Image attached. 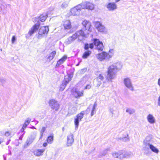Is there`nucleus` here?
<instances>
[{
    "instance_id": "1",
    "label": "nucleus",
    "mask_w": 160,
    "mask_h": 160,
    "mask_svg": "<svg viewBox=\"0 0 160 160\" xmlns=\"http://www.w3.org/2000/svg\"><path fill=\"white\" fill-rule=\"evenodd\" d=\"M122 64L120 62H117L110 66L107 71V78L109 81L112 80L115 78L116 74L122 68Z\"/></svg>"
},
{
    "instance_id": "2",
    "label": "nucleus",
    "mask_w": 160,
    "mask_h": 160,
    "mask_svg": "<svg viewBox=\"0 0 160 160\" xmlns=\"http://www.w3.org/2000/svg\"><path fill=\"white\" fill-rule=\"evenodd\" d=\"M48 17L46 13H44L41 15L39 17H35L32 18V20L34 22L37 23L34 25L28 32V34L30 36H32L36 31H38L40 26V21L43 22L45 21Z\"/></svg>"
},
{
    "instance_id": "3",
    "label": "nucleus",
    "mask_w": 160,
    "mask_h": 160,
    "mask_svg": "<svg viewBox=\"0 0 160 160\" xmlns=\"http://www.w3.org/2000/svg\"><path fill=\"white\" fill-rule=\"evenodd\" d=\"M92 41L93 42L92 43L89 44L86 43L85 44L84 48L85 50H89V48L92 49L94 48V46L95 45V49L98 50V51H102L104 46L102 42L100 41L99 39L96 38H93Z\"/></svg>"
},
{
    "instance_id": "4",
    "label": "nucleus",
    "mask_w": 160,
    "mask_h": 160,
    "mask_svg": "<svg viewBox=\"0 0 160 160\" xmlns=\"http://www.w3.org/2000/svg\"><path fill=\"white\" fill-rule=\"evenodd\" d=\"M143 143L144 145L143 148L145 150H148L149 148L152 152L154 153H158L159 151L158 149L153 145L150 144L149 141H147L146 139L144 140Z\"/></svg>"
},
{
    "instance_id": "5",
    "label": "nucleus",
    "mask_w": 160,
    "mask_h": 160,
    "mask_svg": "<svg viewBox=\"0 0 160 160\" xmlns=\"http://www.w3.org/2000/svg\"><path fill=\"white\" fill-rule=\"evenodd\" d=\"M73 77V74L72 73L68 74L67 75L65 76L64 79L60 85V90L62 91L64 89L67 84L72 80Z\"/></svg>"
},
{
    "instance_id": "6",
    "label": "nucleus",
    "mask_w": 160,
    "mask_h": 160,
    "mask_svg": "<svg viewBox=\"0 0 160 160\" xmlns=\"http://www.w3.org/2000/svg\"><path fill=\"white\" fill-rule=\"evenodd\" d=\"M48 103L49 106L52 109L56 111L58 110L60 105L57 100L54 99H51L49 101Z\"/></svg>"
},
{
    "instance_id": "7",
    "label": "nucleus",
    "mask_w": 160,
    "mask_h": 160,
    "mask_svg": "<svg viewBox=\"0 0 160 160\" xmlns=\"http://www.w3.org/2000/svg\"><path fill=\"white\" fill-rule=\"evenodd\" d=\"M96 56L97 59L101 61L104 60L108 61L109 60V58L108 57V53L105 52L99 53L96 54Z\"/></svg>"
},
{
    "instance_id": "8",
    "label": "nucleus",
    "mask_w": 160,
    "mask_h": 160,
    "mask_svg": "<svg viewBox=\"0 0 160 160\" xmlns=\"http://www.w3.org/2000/svg\"><path fill=\"white\" fill-rule=\"evenodd\" d=\"M82 9L92 10L94 9V5L88 2H83L80 4Z\"/></svg>"
},
{
    "instance_id": "9",
    "label": "nucleus",
    "mask_w": 160,
    "mask_h": 160,
    "mask_svg": "<svg viewBox=\"0 0 160 160\" xmlns=\"http://www.w3.org/2000/svg\"><path fill=\"white\" fill-rule=\"evenodd\" d=\"M85 113L84 111L81 112L80 113L78 114L76 116V118H74V124L75 126V128H78L79 125V122L83 117Z\"/></svg>"
},
{
    "instance_id": "10",
    "label": "nucleus",
    "mask_w": 160,
    "mask_h": 160,
    "mask_svg": "<svg viewBox=\"0 0 160 160\" xmlns=\"http://www.w3.org/2000/svg\"><path fill=\"white\" fill-rule=\"evenodd\" d=\"M49 28L48 26L42 27L39 30L38 38H40V37L43 36L46 34H48L49 31Z\"/></svg>"
},
{
    "instance_id": "11",
    "label": "nucleus",
    "mask_w": 160,
    "mask_h": 160,
    "mask_svg": "<svg viewBox=\"0 0 160 160\" xmlns=\"http://www.w3.org/2000/svg\"><path fill=\"white\" fill-rule=\"evenodd\" d=\"M80 4L75 6L70 10V12L73 16L79 15L80 12L82 9Z\"/></svg>"
},
{
    "instance_id": "12",
    "label": "nucleus",
    "mask_w": 160,
    "mask_h": 160,
    "mask_svg": "<svg viewBox=\"0 0 160 160\" xmlns=\"http://www.w3.org/2000/svg\"><path fill=\"white\" fill-rule=\"evenodd\" d=\"M123 82L125 86L128 89L132 91L134 90V88L130 78H125L123 80Z\"/></svg>"
},
{
    "instance_id": "13",
    "label": "nucleus",
    "mask_w": 160,
    "mask_h": 160,
    "mask_svg": "<svg viewBox=\"0 0 160 160\" xmlns=\"http://www.w3.org/2000/svg\"><path fill=\"white\" fill-rule=\"evenodd\" d=\"M81 36L83 37H86V35L82 30L77 31L75 34H73L72 36H71L72 37V39L74 40L76 39L78 37Z\"/></svg>"
},
{
    "instance_id": "14",
    "label": "nucleus",
    "mask_w": 160,
    "mask_h": 160,
    "mask_svg": "<svg viewBox=\"0 0 160 160\" xmlns=\"http://www.w3.org/2000/svg\"><path fill=\"white\" fill-rule=\"evenodd\" d=\"M106 6L107 8L110 11H113L117 8V5L114 2H109Z\"/></svg>"
},
{
    "instance_id": "15",
    "label": "nucleus",
    "mask_w": 160,
    "mask_h": 160,
    "mask_svg": "<svg viewBox=\"0 0 160 160\" xmlns=\"http://www.w3.org/2000/svg\"><path fill=\"white\" fill-rule=\"evenodd\" d=\"M82 24L83 26V29L84 30H87L88 31H91V23H90L86 20L83 21Z\"/></svg>"
},
{
    "instance_id": "16",
    "label": "nucleus",
    "mask_w": 160,
    "mask_h": 160,
    "mask_svg": "<svg viewBox=\"0 0 160 160\" xmlns=\"http://www.w3.org/2000/svg\"><path fill=\"white\" fill-rule=\"evenodd\" d=\"M122 153L121 159H122L123 158H129L132 157L133 154L130 152H127L124 150H121Z\"/></svg>"
},
{
    "instance_id": "17",
    "label": "nucleus",
    "mask_w": 160,
    "mask_h": 160,
    "mask_svg": "<svg viewBox=\"0 0 160 160\" xmlns=\"http://www.w3.org/2000/svg\"><path fill=\"white\" fill-rule=\"evenodd\" d=\"M67 145L68 146H71L74 142L73 135L71 133L70 135L67 136Z\"/></svg>"
},
{
    "instance_id": "18",
    "label": "nucleus",
    "mask_w": 160,
    "mask_h": 160,
    "mask_svg": "<svg viewBox=\"0 0 160 160\" xmlns=\"http://www.w3.org/2000/svg\"><path fill=\"white\" fill-rule=\"evenodd\" d=\"M67 57L66 55L64 56L62 58L59 59L57 62L56 65L55 66V68H58L59 67L60 65L62 64L66 60Z\"/></svg>"
},
{
    "instance_id": "19",
    "label": "nucleus",
    "mask_w": 160,
    "mask_h": 160,
    "mask_svg": "<svg viewBox=\"0 0 160 160\" xmlns=\"http://www.w3.org/2000/svg\"><path fill=\"white\" fill-rule=\"evenodd\" d=\"M56 53V52L55 51H53L50 53L48 55L46 56V58L50 61L53 59Z\"/></svg>"
},
{
    "instance_id": "20",
    "label": "nucleus",
    "mask_w": 160,
    "mask_h": 160,
    "mask_svg": "<svg viewBox=\"0 0 160 160\" xmlns=\"http://www.w3.org/2000/svg\"><path fill=\"white\" fill-rule=\"evenodd\" d=\"M44 151V149H37L35 150L33 152L34 154L37 156H39L43 154V153Z\"/></svg>"
},
{
    "instance_id": "21",
    "label": "nucleus",
    "mask_w": 160,
    "mask_h": 160,
    "mask_svg": "<svg viewBox=\"0 0 160 160\" xmlns=\"http://www.w3.org/2000/svg\"><path fill=\"white\" fill-rule=\"evenodd\" d=\"M63 26L66 29H69L71 28V22L69 20L65 21L64 22Z\"/></svg>"
},
{
    "instance_id": "22",
    "label": "nucleus",
    "mask_w": 160,
    "mask_h": 160,
    "mask_svg": "<svg viewBox=\"0 0 160 160\" xmlns=\"http://www.w3.org/2000/svg\"><path fill=\"white\" fill-rule=\"evenodd\" d=\"M148 121L151 123H153L155 122L154 117L151 114H149L147 117Z\"/></svg>"
},
{
    "instance_id": "23",
    "label": "nucleus",
    "mask_w": 160,
    "mask_h": 160,
    "mask_svg": "<svg viewBox=\"0 0 160 160\" xmlns=\"http://www.w3.org/2000/svg\"><path fill=\"white\" fill-rule=\"evenodd\" d=\"M83 91H82V92H80L79 91H75L73 93V94L75 97L76 98H78L81 96H83Z\"/></svg>"
},
{
    "instance_id": "24",
    "label": "nucleus",
    "mask_w": 160,
    "mask_h": 160,
    "mask_svg": "<svg viewBox=\"0 0 160 160\" xmlns=\"http://www.w3.org/2000/svg\"><path fill=\"white\" fill-rule=\"evenodd\" d=\"M121 150L119 151L118 152H115L112 154V156L115 158H119L120 159H121Z\"/></svg>"
},
{
    "instance_id": "25",
    "label": "nucleus",
    "mask_w": 160,
    "mask_h": 160,
    "mask_svg": "<svg viewBox=\"0 0 160 160\" xmlns=\"http://www.w3.org/2000/svg\"><path fill=\"white\" fill-rule=\"evenodd\" d=\"M86 50V51L84 52L82 56V58L84 59L87 58L91 55L92 52L89 50Z\"/></svg>"
},
{
    "instance_id": "26",
    "label": "nucleus",
    "mask_w": 160,
    "mask_h": 160,
    "mask_svg": "<svg viewBox=\"0 0 160 160\" xmlns=\"http://www.w3.org/2000/svg\"><path fill=\"white\" fill-rule=\"evenodd\" d=\"M128 134H126V135H125L123 137H120L118 138V139L120 140H121L125 142H127L129 141V138L128 137Z\"/></svg>"
},
{
    "instance_id": "27",
    "label": "nucleus",
    "mask_w": 160,
    "mask_h": 160,
    "mask_svg": "<svg viewBox=\"0 0 160 160\" xmlns=\"http://www.w3.org/2000/svg\"><path fill=\"white\" fill-rule=\"evenodd\" d=\"M126 112L131 115L135 112V110L133 108H128L126 110Z\"/></svg>"
},
{
    "instance_id": "28",
    "label": "nucleus",
    "mask_w": 160,
    "mask_h": 160,
    "mask_svg": "<svg viewBox=\"0 0 160 160\" xmlns=\"http://www.w3.org/2000/svg\"><path fill=\"white\" fill-rule=\"evenodd\" d=\"M31 121V119L29 118H28V119L26 120L24 123L22 127L26 128L27 126L29 124Z\"/></svg>"
},
{
    "instance_id": "29",
    "label": "nucleus",
    "mask_w": 160,
    "mask_h": 160,
    "mask_svg": "<svg viewBox=\"0 0 160 160\" xmlns=\"http://www.w3.org/2000/svg\"><path fill=\"white\" fill-rule=\"evenodd\" d=\"M114 50L113 49H111L109 51V53H108V57L109 59L111 58L114 55Z\"/></svg>"
},
{
    "instance_id": "30",
    "label": "nucleus",
    "mask_w": 160,
    "mask_h": 160,
    "mask_svg": "<svg viewBox=\"0 0 160 160\" xmlns=\"http://www.w3.org/2000/svg\"><path fill=\"white\" fill-rule=\"evenodd\" d=\"M33 141L30 138L28 137L26 141L25 144H26L27 146H28L31 144Z\"/></svg>"
},
{
    "instance_id": "31",
    "label": "nucleus",
    "mask_w": 160,
    "mask_h": 160,
    "mask_svg": "<svg viewBox=\"0 0 160 160\" xmlns=\"http://www.w3.org/2000/svg\"><path fill=\"white\" fill-rule=\"evenodd\" d=\"M109 150V148L106 149L103 151L101 152L99 155L100 157H102L105 156L107 153L108 152Z\"/></svg>"
},
{
    "instance_id": "32",
    "label": "nucleus",
    "mask_w": 160,
    "mask_h": 160,
    "mask_svg": "<svg viewBox=\"0 0 160 160\" xmlns=\"http://www.w3.org/2000/svg\"><path fill=\"white\" fill-rule=\"evenodd\" d=\"M98 31L100 32H103L105 30V27L102 24L99 28L97 29Z\"/></svg>"
},
{
    "instance_id": "33",
    "label": "nucleus",
    "mask_w": 160,
    "mask_h": 160,
    "mask_svg": "<svg viewBox=\"0 0 160 160\" xmlns=\"http://www.w3.org/2000/svg\"><path fill=\"white\" fill-rule=\"evenodd\" d=\"M74 40L72 38V37H70L68 38L66 41V43L67 44H70L72 42L74 41Z\"/></svg>"
},
{
    "instance_id": "34",
    "label": "nucleus",
    "mask_w": 160,
    "mask_h": 160,
    "mask_svg": "<svg viewBox=\"0 0 160 160\" xmlns=\"http://www.w3.org/2000/svg\"><path fill=\"white\" fill-rule=\"evenodd\" d=\"M95 27L98 29L102 24V23L98 21L95 22H94Z\"/></svg>"
},
{
    "instance_id": "35",
    "label": "nucleus",
    "mask_w": 160,
    "mask_h": 160,
    "mask_svg": "<svg viewBox=\"0 0 160 160\" xmlns=\"http://www.w3.org/2000/svg\"><path fill=\"white\" fill-rule=\"evenodd\" d=\"M68 3L67 2H63L62 3V4L61 6V7L63 9V8H65L66 7H67L68 6Z\"/></svg>"
},
{
    "instance_id": "36",
    "label": "nucleus",
    "mask_w": 160,
    "mask_h": 160,
    "mask_svg": "<svg viewBox=\"0 0 160 160\" xmlns=\"http://www.w3.org/2000/svg\"><path fill=\"white\" fill-rule=\"evenodd\" d=\"M47 141L48 143H51L53 141V137L52 136L48 137Z\"/></svg>"
},
{
    "instance_id": "37",
    "label": "nucleus",
    "mask_w": 160,
    "mask_h": 160,
    "mask_svg": "<svg viewBox=\"0 0 160 160\" xmlns=\"http://www.w3.org/2000/svg\"><path fill=\"white\" fill-rule=\"evenodd\" d=\"M36 136V133H33L31 134L30 136L28 137L32 139L33 141L35 139Z\"/></svg>"
},
{
    "instance_id": "38",
    "label": "nucleus",
    "mask_w": 160,
    "mask_h": 160,
    "mask_svg": "<svg viewBox=\"0 0 160 160\" xmlns=\"http://www.w3.org/2000/svg\"><path fill=\"white\" fill-rule=\"evenodd\" d=\"M46 130V128L45 127H42V129L40 131V135H41V137L40 138H41L44 132Z\"/></svg>"
},
{
    "instance_id": "39",
    "label": "nucleus",
    "mask_w": 160,
    "mask_h": 160,
    "mask_svg": "<svg viewBox=\"0 0 160 160\" xmlns=\"http://www.w3.org/2000/svg\"><path fill=\"white\" fill-rule=\"evenodd\" d=\"M104 79L103 76L101 74H99L97 78V80H102Z\"/></svg>"
},
{
    "instance_id": "40",
    "label": "nucleus",
    "mask_w": 160,
    "mask_h": 160,
    "mask_svg": "<svg viewBox=\"0 0 160 160\" xmlns=\"http://www.w3.org/2000/svg\"><path fill=\"white\" fill-rule=\"evenodd\" d=\"M95 109V108H92L91 113V116H93L96 113Z\"/></svg>"
},
{
    "instance_id": "41",
    "label": "nucleus",
    "mask_w": 160,
    "mask_h": 160,
    "mask_svg": "<svg viewBox=\"0 0 160 160\" xmlns=\"http://www.w3.org/2000/svg\"><path fill=\"white\" fill-rule=\"evenodd\" d=\"M16 36H13L12 37V40H11L12 43H14V42H15V41H16Z\"/></svg>"
},
{
    "instance_id": "42",
    "label": "nucleus",
    "mask_w": 160,
    "mask_h": 160,
    "mask_svg": "<svg viewBox=\"0 0 160 160\" xmlns=\"http://www.w3.org/2000/svg\"><path fill=\"white\" fill-rule=\"evenodd\" d=\"M87 69L86 68H84L82 69H81L80 71V73L81 74H83L86 71Z\"/></svg>"
},
{
    "instance_id": "43",
    "label": "nucleus",
    "mask_w": 160,
    "mask_h": 160,
    "mask_svg": "<svg viewBox=\"0 0 160 160\" xmlns=\"http://www.w3.org/2000/svg\"><path fill=\"white\" fill-rule=\"evenodd\" d=\"M102 81V80H97L98 83L97 84V87H99L100 86V85H101V84L102 83V82H101Z\"/></svg>"
},
{
    "instance_id": "44",
    "label": "nucleus",
    "mask_w": 160,
    "mask_h": 160,
    "mask_svg": "<svg viewBox=\"0 0 160 160\" xmlns=\"http://www.w3.org/2000/svg\"><path fill=\"white\" fill-rule=\"evenodd\" d=\"M5 82V80L2 78H0V84L3 85Z\"/></svg>"
},
{
    "instance_id": "45",
    "label": "nucleus",
    "mask_w": 160,
    "mask_h": 160,
    "mask_svg": "<svg viewBox=\"0 0 160 160\" xmlns=\"http://www.w3.org/2000/svg\"><path fill=\"white\" fill-rule=\"evenodd\" d=\"M91 87V86L90 84H88L85 87V88L86 89H90V88Z\"/></svg>"
},
{
    "instance_id": "46",
    "label": "nucleus",
    "mask_w": 160,
    "mask_h": 160,
    "mask_svg": "<svg viewBox=\"0 0 160 160\" xmlns=\"http://www.w3.org/2000/svg\"><path fill=\"white\" fill-rule=\"evenodd\" d=\"M25 129V128H24L23 127H22V128L21 129V132H23V133H25V131L24 130Z\"/></svg>"
},
{
    "instance_id": "47",
    "label": "nucleus",
    "mask_w": 160,
    "mask_h": 160,
    "mask_svg": "<svg viewBox=\"0 0 160 160\" xmlns=\"http://www.w3.org/2000/svg\"><path fill=\"white\" fill-rule=\"evenodd\" d=\"M110 112L112 114V117H113V110L112 109V108H110L109 109Z\"/></svg>"
},
{
    "instance_id": "48",
    "label": "nucleus",
    "mask_w": 160,
    "mask_h": 160,
    "mask_svg": "<svg viewBox=\"0 0 160 160\" xmlns=\"http://www.w3.org/2000/svg\"><path fill=\"white\" fill-rule=\"evenodd\" d=\"M15 142H16V146H18L19 144L20 143L18 141V139H16V140H15Z\"/></svg>"
},
{
    "instance_id": "49",
    "label": "nucleus",
    "mask_w": 160,
    "mask_h": 160,
    "mask_svg": "<svg viewBox=\"0 0 160 160\" xmlns=\"http://www.w3.org/2000/svg\"><path fill=\"white\" fill-rule=\"evenodd\" d=\"M10 134V133L8 132H5V135L7 137L9 136Z\"/></svg>"
},
{
    "instance_id": "50",
    "label": "nucleus",
    "mask_w": 160,
    "mask_h": 160,
    "mask_svg": "<svg viewBox=\"0 0 160 160\" xmlns=\"http://www.w3.org/2000/svg\"><path fill=\"white\" fill-rule=\"evenodd\" d=\"M97 104L96 103V102H95L94 103V104L93 106V107L92 108H95L96 109V107H97Z\"/></svg>"
},
{
    "instance_id": "51",
    "label": "nucleus",
    "mask_w": 160,
    "mask_h": 160,
    "mask_svg": "<svg viewBox=\"0 0 160 160\" xmlns=\"http://www.w3.org/2000/svg\"><path fill=\"white\" fill-rule=\"evenodd\" d=\"M158 105L160 106V96H159L158 99Z\"/></svg>"
},
{
    "instance_id": "52",
    "label": "nucleus",
    "mask_w": 160,
    "mask_h": 160,
    "mask_svg": "<svg viewBox=\"0 0 160 160\" xmlns=\"http://www.w3.org/2000/svg\"><path fill=\"white\" fill-rule=\"evenodd\" d=\"M47 145V143H44L43 144V146L44 147H46Z\"/></svg>"
},
{
    "instance_id": "53",
    "label": "nucleus",
    "mask_w": 160,
    "mask_h": 160,
    "mask_svg": "<svg viewBox=\"0 0 160 160\" xmlns=\"http://www.w3.org/2000/svg\"><path fill=\"white\" fill-rule=\"evenodd\" d=\"M121 0H115V3L116 2H119V1H120Z\"/></svg>"
},
{
    "instance_id": "54",
    "label": "nucleus",
    "mask_w": 160,
    "mask_h": 160,
    "mask_svg": "<svg viewBox=\"0 0 160 160\" xmlns=\"http://www.w3.org/2000/svg\"><path fill=\"white\" fill-rule=\"evenodd\" d=\"M19 140H22V137L21 136H20V137H19Z\"/></svg>"
},
{
    "instance_id": "55",
    "label": "nucleus",
    "mask_w": 160,
    "mask_h": 160,
    "mask_svg": "<svg viewBox=\"0 0 160 160\" xmlns=\"http://www.w3.org/2000/svg\"><path fill=\"white\" fill-rule=\"evenodd\" d=\"M25 133H23L21 135V136L22 137V138H23V136H24V135Z\"/></svg>"
},
{
    "instance_id": "56",
    "label": "nucleus",
    "mask_w": 160,
    "mask_h": 160,
    "mask_svg": "<svg viewBox=\"0 0 160 160\" xmlns=\"http://www.w3.org/2000/svg\"><path fill=\"white\" fill-rule=\"evenodd\" d=\"M62 130L63 132L64 130V127H63L62 128Z\"/></svg>"
},
{
    "instance_id": "57",
    "label": "nucleus",
    "mask_w": 160,
    "mask_h": 160,
    "mask_svg": "<svg viewBox=\"0 0 160 160\" xmlns=\"http://www.w3.org/2000/svg\"><path fill=\"white\" fill-rule=\"evenodd\" d=\"M9 143V142L8 141V142H6V145H8V144Z\"/></svg>"
},
{
    "instance_id": "58",
    "label": "nucleus",
    "mask_w": 160,
    "mask_h": 160,
    "mask_svg": "<svg viewBox=\"0 0 160 160\" xmlns=\"http://www.w3.org/2000/svg\"><path fill=\"white\" fill-rule=\"evenodd\" d=\"M3 157L4 159V160H6V158L5 157H4V155L3 156Z\"/></svg>"
},
{
    "instance_id": "59",
    "label": "nucleus",
    "mask_w": 160,
    "mask_h": 160,
    "mask_svg": "<svg viewBox=\"0 0 160 160\" xmlns=\"http://www.w3.org/2000/svg\"><path fill=\"white\" fill-rule=\"evenodd\" d=\"M32 128L36 129V128H35L34 127V126H33V127H32Z\"/></svg>"
},
{
    "instance_id": "60",
    "label": "nucleus",
    "mask_w": 160,
    "mask_h": 160,
    "mask_svg": "<svg viewBox=\"0 0 160 160\" xmlns=\"http://www.w3.org/2000/svg\"><path fill=\"white\" fill-rule=\"evenodd\" d=\"M2 142H1V141H0V144L2 143Z\"/></svg>"
},
{
    "instance_id": "61",
    "label": "nucleus",
    "mask_w": 160,
    "mask_h": 160,
    "mask_svg": "<svg viewBox=\"0 0 160 160\" xmlns=\"http://www.w3.org/2000/svg\"><path fill=\"white\" fill-rule=\"evenodd\" d=\"M10 140H8V142H10Z\"/></svg>"
}]
</instances>
